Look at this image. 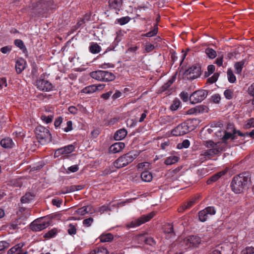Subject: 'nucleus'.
<instances>
[{
  "instance_id": "1",
  "label": "nucleus",
  "mask_w": 254,
  "mask_h": 254,
  "mask_svg": "<svg viewBox=\"0 0 254 254\" xmlns=\"http://www.w3.org/2000/svg\"><path fill=\"white\" fill-rule=\"evenodd\" d=\"M251 184V175L250 172H245L233 177L231 183L232 190L240 194L249 188Z\"/></svg>"
},
{
  "instance_id": "2",
  "label": "nucleus",
  "mask_w": 254,
  "mask_h": 254,
  "mask_svg": "<svg viewBox=\"0 0 254 254\" xmlns=\"http://www.w3.org/2000/svg\"><path fill=\"white\" fill-rule=\"evenodd\" d=\"M32 16L44 17V14L50 10L56 9L57 5L53 0H41L32 4Z\"/></svg>"
},
{
  "instance_id": "3",
  "label": "nucleus",
  "mask_w": 254,
  "mask_h": 254,
  "mask_svg": "<svg viewBox=\"0 0 254 254\" xmlns=\"http://www.w3.org/2000/svg\"><path fill=\"white\" fill-rule=\"evenodd\" d=\"M35 131L36 138L41 144H46L52 140L51 134L46 127L39 126L36 128Z\"/></svg>"
},
{
  "instance_id": "4",
  "label": "nucleus",
  "mask_w": 254,
  "mask_h": 254,
  "mask_svg": "<svg viewBox=\"0 0 254 254\" xmlns=\"http://www.w3.org/2000/svg\"><path fill=\"white\" fill-rule=\"evenodd\" d=\"M90 76L97 80L109 82L114 80L116 76L114 73L105 70H97L90 73Z\"/></svg>"
},
{
  "instance_id": "5",
  "label": "nucleus",
  "mask_w": 254,
  "mask_h": 254,
  "mask_svg": "<svg viewBox=\"0 0 254 254\" xmlns=\"http://www.w3.org/2000/svg\"><path fill=\"white\" fill-rule=\"evenodd\" d=\"M201 239L197 235H190L183 240L180 244L184 249L197 247L201 243Z\"/></svg>"
},
{
  "instance_id": "6",
  "label": "nucleus",
  "mask_w": 254,
  "mask_h": 254,
  "mask_svg": "<svg viewBox=\"0 0 254 254\" xmlns=\"http://www.w3.org/2000/svg\"><path fill=\"white\" fill-rule=\"evenodd\" d=\"M36 86L40 91L49 92L52 91L54 86L49 80L45 79L44 74H42L36 81Z\"/></svg>"
},
{
  "instance_id": "7",
  "label": "nucleus",
  "mask_w": 254,
  "mask_h": 254,
  "mask_svg": "<svg viewBox=\"0 0 254 254\" xmlns=\"http://www.w3.org/2000/svg\"><path fill=\"white\" fill-rule=\"evenodd\" d=\"M49 225V222L46 220L45 217H41L31 222L30 224V228L34 232L41 231L48 227Z\"/></svg>"
},
{
  "instance_id": "8",
  "label": "nucleus",
  "mask_w": 254,
  "mask_h": 254,
  "mask_svg": "<svg viewBox=\"0 0 254 254\" xmlns=\"http://www.w3.org/2000/svg\"><path fill=\"white\" fill-rule=\"evenodd\" d=\"M155 215V212L154 211L151 212L146 215H142L139 218L132 221L127 226L129 228H134L139 226L150 220Z\"/></svg>"
},
{
  "instance_id": "9",
  "label": "nucleus",
  "mask_w": 254,
  "mask_h": 254,
  "mask_svg": "<svg viewBox=\"0 0 254 254\" xmlns=\"http://www.w3.org/2000/svg\"><path fill=\"white\" fill-rule=\"evenodd\" d=\"M208 91L206 90L200 89L193 92L190 96L189 100L192 104L201 102L208 95Z\"/></svg>"
},
{
  "instance_id": "10",
  "label": "nucleus",
  "mask_w": 254,
  "mask_h": 254,
  "mask_svg": "<svg viewBox=\"0 0 254 254\" xmlns=\"http://www.w3.org/2000/svg\"><path fill=\"white\" fill-rule=\"evenodd\" d=\"M201 73V67L199 64H194L186 70L184 74L187 78L193 80L200 76Z\"/></svg>"
},
{
  "instance_id": "11",
  "label": "nucleus",
  "mask_w": 254,
  "mask_h": 254,
  "mask_svg": "<svg viewBox=\"0 0 254 254\" xmlns=\"http://www.w3.org/2000/svg\"><path fill=\"white\" fill-rule=\"evenodd\" d=\"M189 132V127L188 123L183 122L179 124L172 130V134L173 136H177L183 135Z\"/></svg>"
},
{
  "instance_id": "12",
  "label": "nucleus",
  "mask_w": 254,
  "mask_h": 254,
  "mask_svg": "<svg viewBox=\"0 0 254 254\" xmlns=\"http://www.w3.org/2000/svg\"><path fill=\"white\" fill-rule=\"evenodd\" d=\"M223 151L222 148H214L204 150L200 155L201 160H205L206 157H210L218 155Z\"/></svg>"
},
{
  "instance_id": "13",
  "label": "nucleus",
  "mask_w": 254,
  "mask_h": 254,
  "mask_svg": "<svg viewBox=\"0 0 254 254\" xmlns=\"http://www.w3.org/2000/svg\"><path fill=\"white\" fill-rule=\"evenodd\" d=\"M238 131L239 130H237L234 128L233 129V132H229L226 130L224 132V135L222 137V142L224 143H227L229 140H232L235 142V140L237 139V134L238 135Z\"/></svg>"
},
{
  "instance_id": "14",
  "label": "nucleus",
  "mask_w": 254,
  "mask_h": 254,
  "mask_svg": "<svg viewBox=\"0 0 254 254\" xmlns=\"http://www.w3.org/2000/svg\"><path fill=\"white\" fill-rule=\"evenodd\" d=\"M208 108L207 106L203 105L196 106L188 110L186 113L188 115H193L197 114H202L208 112Z\"/></svg>"
},
{
  "instance_id": "15",
  "label": "nucleus",
  "mask_w": 254,
  "mask_h": 254,
  "mask_svg": "<svg viewBox=\"0 0 254 254\" xmlns=\"http://www.w3.org/2000/svg\"><path fill=\"white\" fill-rule=\"evenodd\" d=\"M198 196H194L190 198L188 202L184 203V204L178 208L179 212H183L185 210L190 209L196 203L198 202Z\"/></svg>"
},
{
  "instance_id": "16",
  "label": "nucleus",
  "mask_w": 254,
  "mask_h": 254,
  "mask_svg": "<svg viewBox=\"0 0 254 254\" xmlns=\"http://www.w3.org/2000/svg\"><path fill=\"white\" fill-rule=\"evenodd\" d=\"M24 245V243L16 244L7 251V254H27V252H24L22 250Z\"/></svg>"
},
{
  "instance_id": "17",
  "label": "nucleus",
  "mask_w": 254,
  "mask_h": 254,
  "mask_svg": "<svg viewBox=\"0 0 254 254\" xmlns=\"http://www.w3.org/2000/svg\"><path fill=\"white\" fill-rule=\"evenodd\" d=\"M74 147L72 145H68L64 147H61L56 150L55 153V155H66L73 151Z\"/></svg>"
},
{
  "instance_id": "18",
  "label": "nucleus",
  "mask_w": 254,
  "mask_h": 254,
  "mask_svg": "<svg viewBox=\"0 0 254 254\" xmlns=\"http://www.w3.org/2000/svg\"><path fill=\"white\" fill-rule=\"evenodd\" d=\"M125 143L122 142H119L112 144L109 148L110 153H117L121 151L124 148Z\"/></svg>"
},
{
  "instance_id": "19",
  "label": "nucleus",
  "mask_w": 254,
  "mask_h": 254,
  "mask_svg": "<svg viewBox=\"0 0 254 254\" xmlns=\"http://www.w3.org/2000/svg\"><path fill=\"white\" fill-rule=\"evenodd\" d=\"M26 62L24 59L20 58L18 59L15 63V69L18 74L21 73L25 68Z\"/></svg>"
},
{
  "instance_id": "20",
  "label": "nucleus",
  "mask_w": 254,
  "mask_h": 254,
  "mask_svg": "<svg viewBox=\"0 0 254 254\" xmlns=\"http://www.w3.org/2000/svg\"><path fill=\"white\" fill-rule=\"evenodd\" d=\"M139 155V152L138 151L133 150L124 154V156L126 159V161L127 162L128 165L131 163Z\"/></svg>"
},
{
  "instance_id": "21",
  "label": "nucleus",
  "mask_w": 254,
  "mask_h": 254,
  "mask_svg": "<svg viewBox=\"0 0 254 254\" xmlns=\"http://www.w3.org/2000/svg\"><path fill=\"white\" fill-rule=\"evenodd\" d=\"M123 3L122 0H109V5L111 9H115L117 11H119ZM117 13H118L117 12Z\"/></svg>"
},
{
  "instance_id": "22",
  "label": "nucleus",
  "mask_w": 254,
  "mask_h": 254,
  "mask_svg": "<svg viewBox=\"0 0 254 254\" xmlns=\"http://www.w3.org/2000/svg\"><path fill=\"white\" fill-rule=\"evenodd\" d=\"M127 165V162L126 161V159L124 155L119 157L114 162V166L116 168L119 169Z\"/></svg>"
},
{
  "instance_id": "23",
  "label": "nucleus",
  "mask_w": 254,
  "mask_h": 254,
  "mask_svg": "<svg viewBox=\"0 0 254 254\" xmlns=\"http://www.w3.org/2000/svg\"><path fill=\"white\" fill-rule=\"evenodd\" d=\"M127 131L125 128H122L118 130L114 134V138L116 140H121L123 139L127 135Z\"/></svg>"
},
{
  "instance_id": "24",
  "label": "nucleus",
  "mask_w": 254,
  "mask_h": 254,
  "mask_svg": "<svg viewBox=\"0 0 254 254\" xmlns=\"http://www.w3.org/2000/svg\"><path fill=\"white\" fill-rule=\"evenodd\" d=\"M84 188L83 185H72L68 188H66L65 190H62L61 193L65 194L67 193L80 190Z\"/></svg>"
},
{
  "instance_id": "25",
  "label": "nucleus",
  "mask_w": 254,
  "mask_h": 254,
  "mask_svg": "<svg viewBox=\"0 0 254 254\" xmlns=\"http://www.w3.org/2000/svg\"><path fill=\"white\" fill-rule=\"evenodd\" d=\"M102 48L98 43L95 42H91L89 47V52L93 54H96L100 52Z\"/></svg>"
},
{
  "instance_id": "26",
  "label": "nucleus",
  "mask_w": 254,
  "mask_h": 254,
  "mask_svg": "<svg viewBox=\"0 0 254 254\" xmlns=\"http://www.w3.org/2000/svg\"><path fill=\"white\" fill-rule=\"evenodd\" d=\"M224 171L218 172L210 177L206 182L207 185H211L214 182H216L221 177L225 174Z\"/></svg>"
},
{
  "instance_id": "27",
  "label": "nucleus",
  "mask_w": 254,
  "mask_h": 254,
  "mask_svg": "<svg viewBox=\"0 0 254 254\" xmlns=\"http://www.w3.org/2000/svg\"><path fill=\"white\" fill-rule=\"evenodd\" d=\"M35 195L32 192H27L21 197L20 201L22 203H29L33 200Z\"/></svg>"
},
{
  "instance_id": "28",
  "label": "nucleus",
  "mask_w": 254,
  "mask_h": 254,
  "mask_svg": "<svg viewBox=\"0 0 254 254\" xmlns=\"http://www.w3.org/2000/svg\"><path fill=\"white\" fill-rule=\"evenodd\" d=\"M180 160V157L177 156H170L166 158L164 164L166 165H171L177 163Z\"/></svg>"
},
{
  "instance_id": "29",
  "label": "nucleus",
  "mask_w": 254,
  "mask_h": 254,
  "mask_svg": "<svg viewBox=\"0 0 254 254\" xmlns=\"http://www.w3.org/2000/svg\"><path fill=\"white\" fill-rule=\"evenodd\" d=\"M0 143L1 146L5 148L12 147L13 143L12 139L9 137L3 138L1 140Z\"/></svg>"
},
{
  "instance_id": "30",
  "label": "nucleus",
  "mask_w": 254,
  "mask_h": 254,
  "mask_svg": "<svg viewBox=\"0 0 254 254\" xmlns=\"http://www.w3.org/2000/svg\"><path fill=\"white\" fill-rule=\"evenodd\" d=\"M140 177L142 181L146 182H150L153 178L152 173L148 171H143L141 173Z\"/></svg>"
},
{
  "instance_id": "31",
  "label": "nucleus",
  "mask_w": 254,
  "mask_h": 254,
  "mask_svg": "<svg viewBox=\"0 0 254 254\" xmlns=\"http://www.w3.org/2000/svg\"><path fill=\"white\" fill-rule=\"evenodd\" d=\"M92 207L89 205L85 206L77 209L75 211V213L77 214L84 215L87 213L91 212Z\"/></svg>"
},
{
  "instance_id": "32",
  "label": "nucleus",
  "mask_w": 254,
  "mask_h": 254,
  "mask_svg": "<svg viewBox=\"0 0 254 254\" xmlns=\"http://www.w3.org/2000/svg\"><path fill=\"white\" fill-rule=\"evenodd\" d=\"M176 79L175 76H173L171 79H170L166 83L164 84L162 87H161L160 90L161 92H165L167 90L169 87L171 86V85L175 81Z\"/></svg>"
},
{
  "instance_id": "33",
  "label": "nucleus",
  "mask_w": 254,
  "mask_h": 254,
  "mask_svg": "<svg viewBox=\"0 0 254 254\" xmlns=\"http://www.w3.org/2000/svg\"><path fill=\"white\" fill-rule=\"evenodd\" d=\"M205 146L207 148H222L221 146V143L220 142H217L215 143L212 140H209L206 141L205 143Z\"/></svg>"
},
{
  "instance_id": "34",
  "label": "nucleus",
  "mask_w": 254,
  "mask_h": 254,
  "mask_svg": "<svg viewBox=\"0 0 254 254\" xmlns=\"http://www.w3.org/2000/svg\"><path fill=\"white\" fill-rule=\"evenodd\" d=\"M245 61L242 60L240 62H236L234 64V67L236 69V73L238 74H240L242 72Z\"/></svg>"
},
{
  "instance_id": "35",
  "label": "nucleus",
  "mask_w": 254,
  "mask_h": 254,
  "mask_svg": "<svg viewBox=\"0 0 254 254\" xmlns=\"http://www.w3.org/2000/svg\"><path fill=\"white\" fill-rule=\"evenodd\" d=\"M97 88L96 87V84L91 85L84 87L81 91L82 93L85 94H91L97 91Z\"/></svg>"
},
{
  "instance_id": "36",
  "label": "nucleus",
  "mask_w": 254,
  "mask_h": 254,
  "mask_svg": "<svg viewBox=\"0 0 254 254\" xmlns=\"http://www.w3.org/2000/svg\"><path fill=\"white\" fill-rule=\"evenodd\" d=\"M158 27L157 24H155L152 30L149 32L141 35L142 37H151L155 36L158 33Z\"/></svg>"
},
{
  "instance_id": "37",
  "label": "nucleus",
  "mask_w": 254,
  "mask_h": 254,
  "mask_svg": "<svg viewBox=\"0 0 254 254\" xmlns=\"http://www.w3.org/2000/svg\"><path fill=\"white\" fill-rule=\"evenodd\" d=\"M113 236L111 233L102 234L100 236V240L101 242H109L113 240Z\"/></svg>"
},
{
  "instance_id": "38",
  "label": "nucleus",
  "mask_w": 254,
  "mask_h": 254,
  "mask_svg": "<svg viewBox=\"0 0 254 254\" xmlns=\"http://www.w3.org/2000/svg\"><path fill=\"white\" fill-rule=\"evenodd\" d=\"M205 53L210 59H214L217 56L216 52L212 48H207L205 50Z\"/></svg>"
},
{
  "instance_id": "39",
  "label": "nucleus",
  "mask_w": 254,
  "mask_h": 254,
  "mask_svg": "<svg viewBox=\"0 0 254 254\" xmlns=\"http://www.w3.org/2000/svg\"><path fill=\"white\" fill-rule=\"evenodd\" d=\"M15 45L21 50L23 53L27 51L26 48L23 42L20 39H16L14 41Z\"/></svg>"
},
{
  "instance_id": "40",
  "label": "nucleus",
  "mask_w": 254,
  "mask_h": 254,
  "mask_svg": "<svg viewBox=\"0 0 254 254\" xmlns=\"http://www.w3.org/2000/svg\"><path fill=\"white\" fill-rule=\"evenodd\" d=\"M181 105V101L178 98H175L173 101V103L170 107V109L171 111H176L179 109Z\"/></svg>"
},
{
  "instance_id": "41",
  "label": "nucleus",
  "mask_w": 254,
  "mask_h": 254,
  "mask_svg": "<svg viewBox=\"0 0 254 254\" xmlns=\"http://www.w3.org/2000/svg\"><path fill=\"white\" fill-rule=\"evenodd\" d=\"M209 218L204 209L198 212L199 220L202 222H205Z\"/></svg>"
},
{
  "instance_id": "42",
  "label": "nucleus",
  "mask_w": 254,
  "mask_h": 254,
  "mask_svg": "<svg viewBox=\"0 0 254 254\" xmlns=\"http://www.w3.org/2000/svg\"><path fill=\"white\" fill-rule=\"evenodd\" d=\"M243 127L245 129L254 128V118H251L248 120L244 125Z\"/></svg>"
},
{
  "instance_id": "43",
  "label": "nucleus",
  "mask_w": 254,
  "mask_h": 254,
  "mask_svg": "<svg viewBox=\"0 0 254 254\" xmlns=\"http://www.w3.org/2000/svg\"><path fill=\"white\" fill-rule=\"evenodd\" d=\"M228 80L229 82L233 83L236 81V77L231 69L229 68L227 71Z\"/></svg>"
},
{
  "instance_id": "44",
  "label": "nucleus",
  "mask_w": 254,
  "mask_h": 254,
  "mask_svg": "<svg viewBox=\"0 0 254 254\" xmlns=\"http://www.w3.org/2000/svg\"><path fill=\"white\" fill-rule=\"evenodd\" d=\"M130 20V18L128 16L122 17L116 19V21L121 25H124L127 23Z\"/></svg>"
},
{
  "instance_id": "45",
  "label": "nucleus",
  "mask_w": 254,
  "mask_h": 254,
  "mask_svg": "<svg viewBox=\"0 0 254 254\" xmlns=\"http://www.w3.org/2000/svg\"><path fill=\"white\" fill-rule=\"evenodd\" d=\"M206 214L209 217L210 216L214 215L216 214V210L214 206H207L204 209Z\"/></svg>"
},
{
  "instance_id": "46",
  "label": "nucleus",
  "mask_w": 254,
  "mask_h": 254,
  "mask_svg": "<svg viewBox=\"0 0 254 254\" xmlns=\"http://www.w3.org/2000/svg\"><path fill=\"white\" fill-rule=\"evenodd\" d=\"M67 231L68 234L71 236H73L76 234L77 231L76 225H73L72 224H69L68 226Z\"/></svg>"
},
{
  "instance_id": "47",
  "label": "nucleus",
  "mask_w": 254,
  "mask_h": 254,
  "mask_svg": "<svg viewBox=\"0 0 254 254\" xmlns=\"http://www.w3.org/2000/svg\"><path fill=\"white\" fill-rule=\"evenodd\" d=\"M54 118L53 115H50L46 116L45 115H42L41 116V119L45 123L48 124L52 123Z\"/></svg>"
},
{
  "instance_id": "48",
  "label": "nucleus",
  "mask_w": 254,
  "mask_h": 254,
  "mask_svg": "<svg viewBox=\"0 0 254 254\" xmlns=\"http://www.w3.org/2000/svg\"><path fill=\"white\" fill-rule=\"evenodd\" d=\"M190 145V142L188 139L184 140L182 143L177 145V148L181 149L183 148H187Z\"/></svg>"
},
{
  "instance_id": "49",
  "label": "nucleus",
  "mask_w": 254,
  "mask_h": 254,
  "mask_svg": "<svg viewBox=\"0 0 254 254\" xmlns=\"http://www.w3.org/2000/svg\"><path fill=\"white\" fill-rule=\"evenodd\" d=\"M224 95L227 100H231L234 97V92L231 89H226L224 92Z\"/></svg>"
},
{
  "instance_id": "50",
  "label": "nucleus",
  "mask_w": 254,
  "mask_h": 254,
  "mask_svg": "<svg viewBox=\"0 0 254 254\" xmlns=\"http://www.w3.org/2000/svg\"><path fill=\"white\" fill-rule=\"evenodd\" d=\"M57 230L55 229H52L46 233L44 237L45 238L50 239L54 237L57 234Z\"/></svg>"
},
{
  "instance_id": "51",
  "label": "nucleus",
  "mask_w": 254,
  "mask_h": 254,
  "mask_svg": "<svg viewBox=\"0 0 254 254\" xmlns=\"http://www.w3.org/2000/svg\"><path fill=\"white\" fill-rule=\"evenodd\" d=\"M241 254H254V247H247L243 249Z\"/></svg>"
},
{
  "instance_id": "52",
  "label": "nucleus",
  "mask_w": 254,
  "mask_h": 254,
  "mask_svg": "<svg viewBox=\"0 0 254 254\" xmlns=\"http://www.w3.org/2000/svg\"><path fill=\"white\" fill-rule=\"evenodd\" d=\"M164 232L168 234L174 233V228L172 224L168 223L166 224L165 225Z\"/></svg>"
},
{
  "instance_id": "53",
  "label": "nucleus",
  "mask_w": 254,
  "mask_h": 254,
  "mask_svg": "<svg viewBox=\"0 0 254 254\" xmlns=\"http://www.w3.org/2000/svg\"><path fill=\"white\" fill-rule=\"evenodd\" d=\"M215 70V67L213 64L209 65L207 66V71L205 72V76H209L212 74Z\"/></svg>"
},
{
  "instance_id": "54",
  "label": "nucleus",
  "mask_w": 254,
  "mask_h": 254,
  "mask_svg": "<svg viewBox=\"0 0 254 254\" xmlns=\"http://www.w3.org/2000/svg\"><path fill=\"white\" fill-rule=\"evenodd\" d=\"M63 122V118L61 116L58 117L56 119L54 122V126L56 129H58L60 127L61 124Z\"/></svg>"
},
{
  "instance_id": "55",
  "label": "nucleus",
  "mask_w": 254,
  "mask_h": 254,
  "mask_svg": "<svg viewBox=\"0 0 254 254\" xmlns=\"http://www.w3.org/2000/svg\"><path fill=\"white\" fill-rule=\"evenodd\" d=\"M62 129L66 132H69L73 129L72 127V122L71 121H68L66 123V127H63Z\"/></svg>"
},
{
  "instance_id": "56",
  "label": "nucleus",
  "mask_w": 254,
  "mask_h": 254,
  "mask_svg": "<svg viewBox=\"0 0 254 254\" xmlns=\"http://www.w3.org/2000/svg\"><path fill=\"white\" fill-rule=\"evenodd\" d=\"M12 50V46L10 45L3 47L0 48V51L4 54H9Z\"/></svg>"
},
{
  "instance_id": "57",
  "label": "nucleus",
  "mask_w": 254,
  "mask_h": 254,
  "mask_svg": "<svg viewBox=\"0 0 254 254\" xmlns=\"http://www.w3.org/2000/svg\"><path fill=\"white\" fill-rule=\"evenodd\" d=\"M110 210V207L109 204H105L101 207H99L98 209V211L100 212L101 214L107 212L108 211Z\"/></svg>"
},
{
  "instance_id": "58",
  "label": "nucleus",
  "mask_w": 254,
  "mask_h": 254,
  "mask_svg": "<svg viewBox=\"0 0 254 254\" xmlns=\"http://www.w3.org/2000/svg\"><path fill=\"white\" fill-rule=\"evenodd\" d=\"M85 23L86 22L82 18H81L79 20H78L76 24L72 27V30H75L81 27H83Z\"/></svg>"
},
{
  "instance_id": "59",
  "label": "nucleus",
  "mask_w": 254,
  "mask_h": 254,
  "mask_svg": "<svg viewBox=\"0 0 254 254\" xmlns=\"http://www.w3.org/2000/svg\"><path fill=\"white\" fill-rule=\"evenodd\" d=\"M221 96L219 94H215L211 96V100L214 103L219 104Z\"/></svg>"
},
{
  "instance_id": "60",
  "label": "nucleus",
  "mask_w": 254,
  "mask_h": 254,
  "mask_svg": "<svg viewBox=\"0 0 254 254\" xmlns=\"http://www.w3.org/2000/svg\"><path fill=\"white\" fill-rule=\"evenodd\" d=\"M123 93L120 91L118 90H116L115 92L112 95V99L114 100H116L117 99L120 98L122 96Z\"/></svg>"
},
{
  "instance_id": "61",
  "label": "nucleus",
  "mask_w": 254,
  "mask_h": 254,
  "mask_svg": "<svg viewBox=\"0 0 254 254\" xmlns=\"http://www.w3.org/2000/svg\"><path fill=\"white\" fill-rule=\"evenodd\" d=\"M218 76L219 74L217 72L214 73L211 77L207 79V81L210 83H213L217 80Z\"/></svg>"
},
{
  "instance_id": "62",
  "label": "nucleus",
  "mask_w": 254,
  "mask_h": 254,
  "mask_svg": "<svg viewBox=\"0 0 254 254\" xmlns=\"http://www.w3.org/2000/svg\"><path fill=\"white\" fill-rule=\"evenodd\" d=\"M113 93V90H110L109 91L104 93L101 95V98L104 99V100H108L110 97H112V95Z\"/></svg>"
},
{
  "instance_id": "63",
  "label": "nucleus",
  "mask_w": 254,
  "mask_h": 254,
  "mask_svg": "<svg viewBox=\"0 0 254 254\" xmlns=\"http://www.w3.org/2000/svg\"><path fill=\"white\" fill-rule=\"evenodd\" d=\"M144 242L146 244L150 246H153L156 243L153 238L151 237L146 238L144 240Z\"/></svg>"
},
{
  "instance_id": "64",
  "label": "nucleus",
  "mask_w": 254,
  "mask_h": 254,
  "mask_svg": "<svg viewBox=\"0 0 254 254\" xmlns=\"http://www.w3.org/2000/svg\"><path fill=\"white\" fill-rule=\"evenodd\" d=\"M155 49V46L151 44L147 43L145 46V52L149 53L152 52Z\"/></svg>"
}]
</instances>
